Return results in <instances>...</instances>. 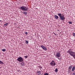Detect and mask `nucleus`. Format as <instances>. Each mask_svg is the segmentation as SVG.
Instances as JSON below:
<instances>
[{"label": "nucleus", "instance_id": "nucleus-1", "mask_svg": "<svg viewBox=\"0 0 75 75\" xmlns=\"http://www.w3.org/2000/svg\"><path fill=\"white\" fill-rule=\"evenodd\" d=\"M57 14L59 16L60 19H61V20H65V18L64 16V14L62 15V14L59 13Z\"/></svg>", "mask_w": 75, "mask_h": 75}, {"label": "nucleus", "instance_id": "nucleus-2", "mask_svg": "<svg viewBox=\"0 0 75 75\" xmlns=\"http://www.w3.org/2000/svg\"><path fill=\"white\" fill-rule=\"evenodd\" d=\"M19 9L21 10L22 11H28V8L26 7L22 6L19 7Z\"/></svg>", "mask_w": 75, "mask_h": 75}, {"label": "nucleus", "instance_id": "nucleus-3", "mask_svg": "<svg viewBox=\"0 0 75 75\" xmlns=\"http://www.w3.org/2000/svg\"><path fill=\"white\" fill-rule=\"evenodd\" d=\"M67 52H68L69 54L71 56H72L73 58H74L75 55L74 54H75V52L73 51H67Z\"/></svg>", "mask_w": 75, "mask_h": 75}, {"label": "nucleus", "instance_id": "nucleus-4", "mask_svg": "<svg viewBox=\"0 0 75 75\" xmlns=\"http://www.w3.org/2000/svg\"><path fill=\"white\" fill-rule=\"evenodd\" d=\"M55 57L56 58H59L61 57V53L59 52H57L55 55Z\"/></svg>", "mask_w": 75, "mask_h": 75}, {"label": "nucleus", "instance_id": "nucleus-5", "mask_svg": "<svg viewBox=\"0 0 75 75\" xmlns=\"http://www.w3.org/2000/svg\"><path fill=\"white\" fill-rule=\"evenodd\" d=\"M50 65L51 67H54V66H55L56 64L54 61H52L50 63Z\"/></svg>", "mask_w": 75, "mask_h": 75}, {"label": "nucleus", "instance_id": "nucleus-6", "mask_svg": "<svg viewBox=\"0 0 75 75\" xmlns=\"http://www.w3.org/2000/svg\"><path fill=\"white\" fill-rule=\"evenodd\" d=\"M17 60L19 62H23V59L22 57H19L18 59H17Z\"/></svg>", "mask_w": 75, "mask_h": 75}, {"label": "nucleus", "instance_id": "nucleus-7", "mask_svg": "<svg viewBox=\"0 0 75 75\" xmlns=\"http://www.w3.org/2000/svg\"><path fill=\"white\" fill-rule=\"evenodd\" d=\"M40 47L41 48H42L43 50H44V51H47V48L46 47H44V46L42 45H41L40 46Z\"/></svg>", "mask_w": 75, "mask_h": 75}, {"label": "nucleus", "instance_id": "nucleus-8", "mask_svg": "<svg viewBox=\"0 0 75 75\" xmlns=\"http://www.w3.org/2000/svg\"><path fill=\"white\" fill-rule=\"evenodd\" d=\"M36 74L38 75H40L41 74V71H37L36 72Z\"/></svg>", "mask_w": 75, "mask_h": 75}, {"label": "nucleus", "instance_id": "nucleus-9", "mask_svg": "<svg viewBox=\"0 0 75 75\" xmlns=\"http://www.w3.org/2000/svg\"><path fill=\"white\" fill-rule=\"evenodd\" d=\"M75 67L73 66V67L71 69V71L73 72H74V71H75Z\"/></svg>", "mask_w": 75, "mask_h": 75}, {"label": "nucleus", "instance_id": "nucleus-10", "mask_svg": "<svg viewBox=\"0 0 75 75\" xmlns=\"http://www.w3.org/2000/svg\"><path fill=\"white\" fill-rule=\"evenodd\" d=\"M54 18L56 20H57L58 18V16L57 15H55L54 16Z\"/></svg>", "mask_w": 75, "mask_h": 75}, {"label": "nucleus", "instance_id": "nucleus-11", "mask_svg": "<svg viewBox=\"0 0 75 75\" xmlns=\"http://www.w3.org/2000/svg\"><path fill=\"white\" fill-rule=\"evenodd\" d=\"M58 69L57 68H56L55 69V70H54V72H58Z\"/></svg>", "mask_w": 75, "mask_h": 75}, {"label": "nucleus", "instance_id": "nucleus-12", "mask_svg": "<svg viewBox=\"0 0 75 75\" xmlns=\"http://www.w3.org/2000/svg\"><path fill=\"white\" fill-rule=\"evenodd\" d=\"M21 66H23V65H24V63L23 62H21Z\"/></svg>", "mask_w": 75, "mask_h": 75}, {"label": "nucleus", "instance_id": "nucleus-13", "mask_svg": "<svg viewBox=\"0 0 75 75\" xmlns=\"http://www.w3.org/2000/svg\"><path fill=\"white\" fill-rule=\"evenodd\" d=\"M23 12V13H24L25 15H27V13L26 12Z\"/></svg>", "mask_w": 75, "mask_h": 75}, {"label": "nucleus", "instance_id": "nucleus-14", "mask_svg": "<svg viewBox=\"0 0 75 75\" xmlns=\"http://www.w3.org/2000/svg\"><path fill=\"white\" fill-rule=\"evenodd\" d=\"M0 64H2V65H4V63L1 61H0Z\"/></svg>", "mask_w": 75, "mask_h": 75}, {"label": "nucleus", "instance_id": "nucleus-15", "mask_svg": "<svg viewBox=\"0 0 75 75\" xmlns=\"http://www.w3.org/2000/svg\"><path fill=\"white\" fill-rule=\"evenodd\" d=\"M8 23H6L5 24H4V25L5 26V27H6V26H7V25H8Z\"/></svg>", "mask_w": 75, "mask_h": 75}, {"label": "nucleus", "instance_id": "nucleus-16", "mask_svg": "<svg viewBox=\"0 0 75 75\" xmlns=\"http://www.w3.org/2000/svg\"><path fill=\"white\" fill-rule=\"evenodd\" d=\"M71 68H72V66H70L69 67V69L71 70Z\"/></svg>", "mask_w": 75, "mask_h": 75}, {"label": "nucleus", "instance_id": "nucleus-17", "mask_svg": "<svg viewBox=\"0 0 75 75\" xmlns=\"http://www.w3.org/2000/svg\"><path fill=\"white\" fill-rule=\"evenodd\" d=\"M2 51L3 52H4L5 51H6V50L5 49H3L2 50Z\"/></svg>", "mask_w": 75, "mask_h": 75}, {"label": "nucleus", "instance_id": "nucleus-18", "mask_svg": "<svg viewBox=\"0 0 75 75\" xmlns=\"http://www.w3.org/2000/svg\"><path fill=\"white\" fill-rule=\"evenodd\" d=\"M25 42L26 44H28V41L27 40Z\"/></svg>", "mask_w": 75, "mask_h": 75}, {"label": "nucleus", "instance_id": "nucleus-19", "mask_svg": "<svg viewBox=\"0 0 75 75\" xmlns=\"http://www.w3.org/2000/svg\"><path fill=\"white\" fill-rule=\"evenodd\" d=\"M25 58H27V57H28V56H25L24 57Z\"/></svg>", "mask_w": 75, "mask_h": 75}, {"label": "nucleus", "instance_id": "nucleus-20", "mask_svg": "<svg viewBox=\"0 0 75 75\" xmlns=\"http://www.w3.org/2000/svg\"><path fill=\"white\" fill-rule=\"evenodd\" d=\"M44 75H48V74L47 73H46L45 74H44Z\"/></svg>", "mask_w": 75, "mask_h": 75}, {"label": "nucleus", "instance_id": "nucleus-21", "mask_svg": "<svg viewBox=\"0 0 75 75\" xmlns=\"http://www.w3.org/2000/svg\"><path fill=\"white\" fill-rule=\"evenodd\" d=\"M69 24H72V22H69Z\"/></svg>", "mask_w": 75, "mask_h": 75}, {"label": "nucleus", "instance_id": "nucleus-22", "mask_svg": "<svg viewBox=\"0 0 75 75\" xmlns=\"http://www.w3.org/2000/svg\"><path fill=\"white\" fill-rule=\"evenodd\" d=\"M73 36H74V37H75V33H73Z\"/></svg>", "mask_w": 75, "mask_h": 75}, {"label": "nucleus", "instance_id": "nucleus-23", "mask_svg": "<svg viewBox=\"0 0 75 75\" xmlns=\"http://www.w3.org/2000/svg\"><path fill=\"white\" fill-rule=\"evenodd\" d=\"M73 75H75V73H73Z\"/></svg>", "mask_w": 75, "mask_h": 75}, {"label": "nucleus", "instance_id": "nucleus-24", "mask_svg": "<svg viewBox=\"0 0 75 75\" xmlns=\"http://www.w3.org/2000/svg\"><path fill=\"white\" fill-rule=\"evenodd\" d=\"M69 51H72V50L71 49H70Z\"/></svg>", "mask_w": 75, "mask_h": 75}, {"label": "nucleus", "instance_id": "nucleus-25", "mask_svg": "<svg viewBox=\"0 0 75 75\" xmlns=\"http://www.w3.org/2000/svg\"><path fill=\"white\" fill-rule=\"evenodd\" d=\"M17 71L18 72H19V71H20V70H17Z\"/></svg>", "mask_w": 75, "mask_h": 75}, {"label": "nucleus", "instance_id": "nucleus-26", "mask_svg": "<svg viewBox=\"0 0 75 75\" xmlns=\"http://www.w3.org/2000/svg\"><path fill=\"white\" fill-rule=\"evenodd\" d=\"M28 34V33L26 32H25V34Z\"/></svg>", "mask_w": 75, "mask_h": 75}, {"label": "nucleus", "instance_id": "nucleus-27", "mask_svg": "<svg viewBox=\"0 0 75 75\" xmlns=\"http://www.w3.org/2000/svg\"><path fill=\"white\" fill-rule=\"evenodd\" d=\"M57 58H58V59L59 60V57H57Z\"/></svg>", "mask_w": 75, "mask_h": 75}, {"label": "nucleus", "instance_id": "nucleus-28", "mask_svg": "<svg viewBox=\"0 0 75 75\" xmlns=\"http://www.w3.org/2000/svg\"><path fill=\"white\" fill-rule=\"evenodd\" d=\"M0 21H1L0 20Z\"/></svg>", "mask_w": 75, "mask_h": 75}]
</instances>
